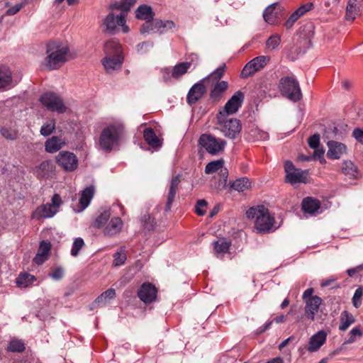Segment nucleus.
<instances>
[{"mask_svg": "<svg viewBox=\"0 0 363 363\" xmlns=\"http://www.w3.org/2000/svg\"><path fill=\"white\" fill-rule=\"evenodd\" d=\"M94 186H89L86 187L81 194V196L79 199V204L82 208V210L85 209L90 203L91 200L92 199L94 194Z\"/></svg>", "mask_w": 363, "mask_h": 363, "instance_id": "c9c22d12", "label": "nucleus"}, {"mask_svg": "<svg viewBox=\"0 0 363 363\" xmlns=\"http://www.w3.org/2000/svg\"><path fill=\"white\" fill-rule=\"evenodd\" d=\"M25 349V343L18 339L11 340L7 347V350L11 352H23Z\"/></svg>", "mask_w": 363, "mask_h": 363, "instance_id": "37998d69", "label": "nucleus"}, {"mask_svg": "<svg viewBox=\"0 0 363 363\" xmlns=\"http://www.w3.org/2000/svg\"><path fill=\"white\" fill-rule=\"evenodd\" d=\"M123 226V222L119 217L111 218L104 229V234L108 236H113L118 234Z\"/></svg>", "mask_w": 363, "mask_h": 363, "instance_id": "7c9ffc66", "label": "nucleus"}, {"mask_svg": "<svg viewBox=\"0 0 363 363\" xmlns=\"http://www.w3.org/2000/svg\"><path fill=\"white\" fill-rule=\"evenodd\" d=\"M228 88V83L226 81L218 82L216 83L210 93V98L214 101H218Z\"/></svg>", "mask_w": 363, "mask_h": 363, "instance_id": "c756f323", "label": "nucleus"}, {"mask_svg": "<svg viewBox=\"0 0 363 363\" xmlns=\"http://www.w3.org/2000/svg\"><path fill=\"white\" fill-rule=\"evenodd\" d=\"M137 0H122V5H123V13H125V16L127 15L128 11L133 7Z\"/></svg>", "mask_w": 363, "mask_h": 363, "instance_id": "680f3d73", "label": "nucleus"}, {"mask_svg": "<svg viewBox=\"0 0 363 363\" xmlns=\"http://www.w3.org/2000/svg\"><path fill=\"white\" fill-rule=\"evenodd\" d=\"M302 209L304 212L313 214L320 207V201L311 197L303 199L301 203Z\"/></svg>", "mask_w": 363, "mask_h": 363, "instance_id": "72a5a7b5", "label": "nucleus"}, {"mask_svg": "<svg viewBox=\"0 0 363 363\" xmlns=\"http://www.w3.org/2000/svg\"><path fill=\"white\" fill-rule=\"evenodd\" d=\"M342 173L350 177H355L357 168L351 161H345L342 167Z\"/></svg>", "mask_w": 363, "mask_h": 363, "instance_id": "8fccbe9b", "label": "nucleus"}, {"mask_svg": "<svg viewBox=\"0 0 363 363\" xmlns=\"http://www.w3.org/2000/svg\"><path fill=\"white\" fill-rule=\"evenodd\" d=\"M143 138L146 143L152 148H157L162 146V142L151 128H147L144 130Z\"/></svg>", "mask_w": 363, "mask_h": 363, "instance_id": "473e14b6", "label": "nucleus"}, {"mask_svg": "<svg viewBox=\"0 0 363 363\" xmlns=\"http://www.w3.org/2000/svg\"><path fill=\"white\" fill-rule=\"evenodd\" d=\"M57 165L65 172H72L78 167V158L73 152L61 151L55 157Z\"/></svg>", "mask_w": 363, "mask_h": 363, "instance_id": "6e6552de", "label": "nucleus"}, {"mask_svg": "<svg viewBox=\"0 0 363 363\" xmlns=\"http://www.w3.org/2000/svg\"><path fill=\"white\" fill-rule=\"evenodd\" d=\"M251 186V182L247 177H241L230 184V188L241 192L248 189Z\"/></svg>", "mask_w": 363, "mask_h": 363, "instance_id": "ea45409f", "label": "nucleus"}, {"mask_svg": "<svg viewBox=\"0 0 363 363\" xmlns=\"http://www.w3.org/2000/svg\"><path fill=\"white\" fill-rule=\"evenodd\" d=\"M279 88L281 94L289 99L297 101L302 97L299 84L292 77H284L280 79Z\"/></svg>", "mask_w": 363, "mask_h": 363, "instance_id": "39448f33", "label": "nucleus"}, {"mask_svg": "<svg viewBox=\"0 0 363 363\" xmlns=\"http://www.w3.org/2000/svg\"><path fill=\"white\" fill-rule=\"evenodd\" d=\"M65 143L57 136L48 138L45 143V150L48 153H55L60 150Z\"/></svg>", "mask_w": 363, "mask_h": 363, "instance_id": "2f4dec72", "label": "nucleus"}, {"mask_svg": "<svg viewBox=\"0 0 363 363\" xmlns=\"http://www.w3.org/2000/svg\"><path fill=\"white\" fill-rule=\"evenodd\" d=\"M228 116L229 115H217L218 123L220 131L225 137L235 139L240 134L242 125L240 120L228 118Z\"/></svg>", "mask_w": 363, "mask_h": 363, "instance_id": "20e7f679", "label": "nucleus"}, {"mask_svg": "<svg viewBox=\"0 0 363 363\" xmlns=\"http://www.w3.org/2000/svg\"><path fill=\"white\" fill-rule=\"evenodd\" d=\"M55 166L52 161H43L38 166L35 167L33 172L38 179H47L54 174Z\"/></svg>", "mask_w": 363, "mask_h": 363, "instance_id": "dca6fc26", "label": "nucleus"}, {"mask_svg": "<svg viewBox=\"0 0 363 363\" xmlns=\"http://www.w3.org/2000/svg\"><path fill=\"white\" fill-rule=\"evenodd\" d=\"M141 223L144 230L147 231L154 230L156 227V221L155 218L151 217L149 214L142 216Z\"/></svg>", "mask_w": 363, "mask_h": 363, "instance_id": "a18cd8bd", "label": "nucleus"}, {"mask_svg": "<svg viewBox=\"0 0 363 363\" xmlns=\"http://www.w3.org/2000/svg\"><path fill=\"white\" fill-rule=\"evenodd\" d=\"M35 280V278L33 275H31L28 273H22L16 279V284L18 286L21 287H28Z\"/></svg>", "mask_w": 363, "mask_h": 363, "instance_id": "79ce46f5", "label": "nucleus"}, {"mask_svg": "<svg viewBox=\"0 0 363 363\" xmlns=\"http://www.w3.org/2000/svg\"><path fill=\"white\" fill-rule=\"evenodd\" d=\"M286 182L291 184L307 183L308 170H302L295 167L292 162L288 160L284 163Z\"/></svg>", "mask_w": 363, "mask_h": 363, "instance_id": "0eeeda50", "label": "nucleus"}, {"mask_svg": "<svg viewBox=\"0 0 363 363\" xmlns=\"http://www.w3.org/2000/svg\"><path fill=\"white\" fill-rule=\"evenodd\" d=\"M281 11V6L279 3L272 4L265 9L263 13L264 21L269 24H274Z\"/></svg>", "mask_w": 363, "mask_h": 363, "instance_id": "5701e85b", "label": "nucleus"}, {"mask_svg": "<svg viewBox=\"0 0 363 363\" xmlns=\"http://www.w3.org/2000/svg\"><path fill=\"white\" fill-rule=\"evenodd\" d=\"M156 28H157L160 34L164 33L172 30L175 26V23L172 21H162L156 19Z\"/></svg>", "mask_w": 363, "mask_h": 363, "instance_id": "c03bdc74", "label": "nucleus"}, {"mask_svg": "<svg viewBox=\"0 0 363 363\" xmlns=\"http://www.w3.org/2000/svg\"><path fill=\"white\" fill-rule=\"evenodd\" d=\"M363 0H348L345 18L347 21H354L362 13Z\"/></svg>", "mask_w": 363, "mask_h": 363, "instance_id": "412c9836", "label": "nucleus"}, {"mask_svg": "<svg viewBox=\"0 0 363 363\" xmlns=\"http://www.w3.org/2000/svg\"><path fill=\"white\" fill-rule=\"evenodd\" d=\"M352 136L357 141L363 144V129L354 128L352 132Z\"/></svg>", "mask_w": 363, "mask_h": 363, "instance_id": "69168bd1", "label": "nucleus"}, {"mask_svg": "<svg viewBox=\"0 0 363 363\" xmlns=\"http://www.w3.org/2000/svg\"><path fill=\"white\" fill-rule=\"evenodd\" d=\"M206 206H207V202L205 200H203V199L199 200L195 206L196 213L199 216H203L206 212L204 210V208L206 207Z\"/></svg>", "mask_w": 363, "mask_h": 363, "instance_id": "13d9d810", "label": "nucleus"}, {"mask_svg": "<svg viewBox=\"0 0 363 363\" xmlns=\"http://www.w3.org/2000/svg\"><path fill=\"white\" fill-rule=\"evenodd\" d=\"M123 60V54H118L116 55H105L101 62L106 72L112 74L121 69Z\"/></svg>", "mask_w": 363, "mask_h": 363, "instance_id": "f8f14e48", "label": "nucleus"}, {"mask_svg": "<svg viewBox=\"0 0 363 363\" xmlns=\"http://www.w3.org/2000/svg\"><path fill=\"white\" fill-rule=\"evenodd\" d=\"M125 17L126 16L125 13H121L119 15V26L122 27V30L125 33L129 32V28L125 24Z\"/></svg>", "mask_w": 363, "mask_h": 363, "instance_id": "774afa93", "label": "nucleus"}, {"mask_svg": "<svg viewBox=\"0 0 363 363\" xmlns=\"http://www.w3.org/2000/svg\"><path fill=\"white\" fill-rule=\"evenodd\" d=\"M84 246V240L81 238H77L74 239L72 247L71 249V255L77 257L79 255L80 250Z\"/></svg>", "mask_w": 363, "mask_h": 363, "instance_id": "3c124183", "label": "nucleus"}, {"mask_svg": "<svg viewBox=\"0 0 363 363\" xmlns=\"http://www.w3.org/2000/svg\"><path fill=\"white\" fill-rule=\"evenodd\" d=\"M214 254L218 258H221L229 252L231 242L225 238H220L213 242Z\"/></svg>", "mask_w": 363, "mask_h": 363, "instance_id": "393cba45", "label": "nucleus"}, {"mask_svg": "<svg viewBox=\"0 0 363 363\" xmlns=\"http://www.w3.org/2000/svg\"><path fill=\"white\" fill-rule=\"evenodd\" d=\"M224 160L223 159L217 160L208 162L205 167V173L207 174H213L218 172L223 177L225 183L228 179V171L226 168L223 167Z\"/></svg>", "mask_w": 363, "mask_h": 363, "instance_id": "aec40b11", "label": "nucleus"}, {"mask_svg": "<svg viewBox=\"0 0 363 363\" xmlns=\"http://www.w3.org/2000/svg\"><path fill=\"white\" fill-rule=\"evenodd\" d=\"M114 262L113 264L115 266H120L125 263L126 260V255L125 253L117 252L113 255Z\"/></svg>", "mask_w": 363, "mask_h": 363, "instance_id": "4d7b16f0", "label": "nucleus"}, {"mask_svg": "<svg viewBox=\"0 0 363 363\" xmlns=\"http://www.w3.org/2000/svg\"><path fill=\"white\" fill-rule=\"evenodd\" d=\"M308 144L311 148L315 149L320 144L319 134H314L311 135L308 140Z\"/></svg>", "mask_w": 363, "mask_h": 363, "instance_id": "bf43d9fd", "label": "nucleus"}, {"mask_svg": "<svg viewBox=\"0 0 363 363\" xmlns=\"http://www.w3.org/2000/svg\"><path fill=\"white\" fill-rule=\"evenodd\" d=\"M322 301L321 298L318 296H314V297L306 301L303 318L309 321H313L315 315L318 314L319 311Z\"/></svg>", "mask_w": 363, "mask_h": 363, "instance_id": "ddd939ff", "label": "nucleus"}, {"mask_svg": "<svg viewBox=\"0 0 363 363\" xmlns=\"http://www.w3.org/2000/svg\"><path fill=\"white\" fill-rule=\"evenodd\" d=\"M156 287L149 282L143 283L138 291V296L145 303L153 302L157 297Z\"/></svg>", "mask_w": 363, "mask_h": 363, "instance_id": "4468645a", "label": "nucleus"}, {"mask_svg": "<svg viewBox=\"0 0 363 363\" xmlns=\"http://www.w3.org/2000/svg\"><path fill=\"white\" fill-rule=\"evenodd\" d=\"M328 151L327 156L333 160H337L346 152L347 147L345 144L337 141H330L328 143Z\"/></svg>", "mask_w": 363, "mask_h": 363, "instance_id": "4be33fe9", "label": "nucleus"}, {"mask_svg": "<svg viewBox=\"0 0 363 363\" xmlns=\"http://www.w3.org/2000/svg\"><path fill=\"white\" fill-rule=\"evenodd\" d=\"M24 4H16L11 8H9L6 11V14L8 16H13L16 13H17L23 7Z\"/></svg>", "mask_w": 363, "mask_h": 363, "instance_id": "338daca9", "label": "nucleus"}, {"mask_svg": "<svg viewBox=\"0 0 363 363\" xmlns=\"http://www.w3.org/2000/svg\"><path fill=\"white\" fill-rule=\"evenodd\" d=\"M50 277L56 281L61 280L64 277V269L62 267L55 268L50 274Z\"/></svg>", "mask_w": 363, "mask_h": 363, "instance_id": "6e6d98bb", "label": "nucleus"}, {"mask_svg": "<svg viewBox=\"0 0 363 363\" xmlns=\"http://www.w3.org/2000/svg\"><path fill=\"white\" fill-rule=\"evenodd\" d=\"M339 330L345 331L348 328L355 322V318L347 311H343L340 316Z\"/></svg>", "mask_w": 363, "mask_h": 363, "instance_id": "4c0bfd02", "label": "nucleus"}, {"mask_svg": "<svg viewBox=\"0 0 363 363\" xmlns=\"http://www.w3.org/2000/svg\"><path fill=\"white\" fill-rule=\"evenodd\" d=\"M104 52L106 55L122 54L121 45L116 39H111L105 43Z\"/></svg>", "mask_w": 363, "mask_h": 363, "instance_id": "f704fd0d", "label": "nucleus"}, {"mask_svg": "<svg viewBox=\"0 0 363 363\" xmlns=\"http://www.w3.org/2000/svg\"><path fill=\"white\" fill-rule=\"evenodd\" d=\"M125 129L123 123L118 122L105 127L99 136V145L105 152H111L125 135Z\"/></svg>", "mask_w": 363, "mask_h": 363, "instance_id": "7ed1b4c3", "label": "nucleus"}, {"mask_svg": "<svg viewBox=\"0 0 363 363\" xmlns=\"http://www.w3.org/2000/svg\"><path fill=\"white\" fill-rule=\"evenodd\" d=\"M1 135L6 139L14 140L17 137V132L13 129H1Z\"/></svg>", "mask_w": 363, "mask_h": 363, "instance_id": "052dcab7", "label": "nucleus"}, {"mask_svg": "<svg viewBox=\"0 0 363 363\" xmlns=\"http://www.w3.org/2000/svg\"><path fill=\"white\" fill-rule=\"evenodd\" d=\"M299 18V16L294 11L285 22L284 26L286 29H290Z\"/></svg>", "mask_w": 363, "mask_h": 363, "instance_id": "e2e57ef3", "label": "nucleus"}, {"mask_svg": "<svg viewBox=\"0 0 363 363\" xmlns=\"http://www.w3.org/2000/svg\"><path fill=\"white\" fill-rule=\"evenodd\" d=\"M50 249V242L49 241L43 240L40 243L38 253L33 258V262L38 265L44 263L48 258Z\"/></svg>", "mask_w": 363, "mask_h": 363, "instance_id": "b1692460", "label": "nucleus"}, {"mask_svg": "<svg viewBox=\"0 0 363 363\" xmlns=\"http://www.w3.org/2000/svg\"><path fill=\"white\" fill-rule=\"evenodd\" d=\"M74 57L67 45L58 41L50 42L47 44L43 65L50 70L57 69Z\"/></svg>", "mask_w": 363, "mask_h": 363, "instance_id": "f257e3e1", "label": "nucleus"}, {"mask_svg": "<svg viewBox=\"0 0 363 363\" xmlns=\"http://www.w3.org/2000/svg\"><path fill=\"white\" fill-rule=\"evenodd\" d=\"M57 210L55 209L50 203L40 206L33 213V217L37 219L52 218L55 215Z\"/></svg>", "mask_w": 363, "mask_h": 363, "instance_id": "bb28decb", "label": "nucleus"}, {"mask_svg": "<svg viewBox=\"0 0 363 363\" xmlns=\"http://www.w3.org/2000/svg\"><path fill=\"white\" fill-rule=\"evenodd\" d=\"M312 8H313V4L308 3L305 5L300 6L298 9H296L295 11V13H297V15H298L299 17L301 18L305 13L311 10Z\"/></svg>", "mask_w": 363, "mask_h": 363, "instance_id": "0e129e2a", "label": "nucleus"}, {"mask_svg": "<svg viewBox=\"0 0 363 363\" xmlns=\"http://www.w3.org/2000/svg\"><path fill=\"white\" fill-rule=\"evenodd\" d=\"M246 131L247 139L250 141L265 140L269 138L267 132L260 130L255 124L248 125Z\"/></svg>", "mask_w": 363, "mask_h": 363, "instance_id": "a878e982", "label": "nucleus"}, {"mask_svg": "<svg viewBox=\"0 0 363 363\" xmlns=\"http://www.w3.org/2000/svg\"><path fill=\"white\" fill-rule=\"evenodd\" d=\"M226 69V65L225 63H223L218 68L211 72L208 77H206V79H211L213 82L216 83L218 82H220V79L223 77Z\"/></svg>", "mask_w": 363, "mask_h": 363, "instance_id": "49530a36", "label": "nucleus"}, {"mask_svg": "<svg viewBox=\"0 0 363 363\" xmlns=\"http://www.w3.org/2000/svg\"><path fill=\"white\" fill-rule=\"evenodd\" d=\"M270 57L269 56H259L255 57L244 67L241 72L242 77H247L250 74H254L257 71L263 68L269 61Z\"/></svg>", "mask_w": 363, "mask_h": 363, "instance_id": "9d476101", "label": "nucleus"}, {"mask_svg": "<svg viewBox=\"0 0 363 363\" xmlns=\"http://www.w3.org/2000/svg\"><path fill=\"white\" fill-rule=\"evenodd\" d=\"M363 296V287L359 286L354 291V294L352 297V304L356 308H358L362 305V297Z\"/></svg>", "mask_w": 363, "mask_h": 363, "instance_id": "5fc2aeb1", "label": "nucleus"}, {"mask_svg": "<svg viewBox=\"0 0 363 363\" xmlns=\"http://www.w3.org/2000/svg\"><path fill=\"white\" fill-rule=\"evenodd\" d=\"M243 101L244 94L240 91H236L225 104L224 111L226 113H235L241 107Z\"/></svg>", "mask_w": 363, "mask_h": 363, "instance_id": "6ab92c4d", "label": "nucleus"}, {"mask_svg": "<svg viewBox=\"0 0 363 363\" xmlns=\"http://www.w3.org/2000/svg\"><path fill=\"white\" fill-rule=\"evenodd\" d=\"M55 129V123L54 121H49L43 124L40 128V134L43 136L51 135Z\"/></svg>", "mask_w": 363, "mask_h": 363, "instance_id": "603ef678", "label": "nucleus"}, {"mask_svg": "<svg viewBox=\"0 0 363 363\" xmlns=\"http://www.w3.org/2000/svg\"><path fill=\"white\" fill-rule=\"evenodd\" d=\"M116 297V291L115 289L110 288L103 292L100 296H99L95 301L93 302V307L100 306L104 307L106 306L111 299H113Z\"/></svg>", "mask_w": 363, "mask_h": 363, "instance_id": "c85d7f7f", "label": "nucleus"}, {"mask_svg": "<svg viewBox=\"0 0 363 363\" xmlns=\"http://www.w3.org/2000/svg\"><path fill=\"white\" fill-rule=\"evenodd\" d=\"M199 144L208 153L216 155L224 150L226 141L221 138H216L210 134H202L199 139Z\"/></svg>", "mask_w": 363, "mask_h": 363, "instance_id": "423d86ee", "label": "nucleus"}, {"mask_svg": "<svg viewBox=\"0 0 363 363\" xmlns=\"http://www.w3.org/2000/svg\"><path fill=\"white\" fill-rule=\"evenodd\" d=\"M363 333L359 327L353 328L349 333V338L343 342L344 345L352 344L356 342L357 338H360Z\"/></svg>", "mask_w": 363, "mask_h": 363, "instance_id": "de8ad7c7", "label": "nucleus"}, {"mask_svg": "<svg viewBox=\"0 0 363 363\" xmlns=\"http://www.w3.org/2000/svg\"><path fill=\"white\" fill-rule=\"evenodd\" d=\"M111 216L109 209H105L96 217L92 225L96 228H101L106 223Z\"/></svg>", "mask_w": 363, "mask_h": 363, "instance_id": "a19ab883", "label": "nucleus"}, {"mask_svg": "<svg viewBox=\"0 0 363 363\" xmlns=\"http://www.w3.org/2000/svg\"><path fill=\"white\" fill-rule=\"evenodd\" d=\"M180 182H181L180 174H177L175 177H172V179L170 182L168 193L167 195V201H166L165 208H164V211L166 212H168L171 210L172 205L174 201L176 194L178 190L179 185Z\"/></svg>", "mask_w": 363, "mask_h": 363, "instance_id": "a211bd4d", "label": "nucleus"}, {"mask_svg": "<svg viewBox=\"0 0 363 363\" xmlns=\"http://www.w3.org/2000/svg\"><path fill=\"white\" fill-rule=\"evenodd\" d=\"M104 25L106 27V31L114 33L119 26V15L115 16L113 13H110L104 20Z\"/></svg>", "mask_w": 363, "mask_h": 363, "instance_id": "e433bc0d", "label": "nucleus"}, {"mask_svg": "<svg viewBox=\"0 0 363 363\" xmlns=\"http://www.w3.org/2000/svg\"><path fill=\"white\" fill-rule=\"evenodd\" d=\"M135 16L137 18L147 21L153 19V12L150 6L142 5L136 9Z\"/></svg>", "mask_w": 363, "mask_h": 363, "instance_id": "58836bf2", "label": "nucleus"}, {"mask_svg": "<svg viewBox=\"0 0 363 363\" xmlns=\"http://www.w3.org/2000/svg\"><path fill=\"white\" fill-rule=\"evenodd\" d=\"M246 216L249 219H255V228L259 233H269L277 229L274 228V216L263 205L250 207L246 211Z\"/></svg>", "mask_w": 363, "mask_h": 363, "instance_id": "f03ea898", "label": "nucleus"}, {"mask_svg": "<svg viewBox=\"0 0 363 363\" xmlns=\"http://www.w3.org/2000/svg\"><path fill=\"white\" fill-rule=\"evenodd\" d=\"M206 80V78H203L191 87L186 96V101L189 104H195L204 96L206 92V87L203 83Z\"/></svg>", "mask_w": 363, "mask_h": 363, "instance_id": "2eb2a0df", "label": "nucleus"}, {"mask_svg": "<svg viewBox=\"0 0 363 363\" xmlns=\"http://www.w3.org/2000/svg\"><path fill=\"white\" fill-rule=\"evenodd\" d=\"M156 19L152 21H147L144 23L140 28L142 34H149L151 33H158L157 28H156Z\"/></svg>", "mask_w": 363, "mask_h": 363, "instance_id": "09e8293b", "label": "nucleus"}, {"mask_svg": "<svg viewBox=\"0 0 363 363\" xmlns=\"http://www.w3.org/2000/svg\"><path fill=\"white\" fill-rule=\"evenodd\" d=\"M191 67V62H184L177 64L172 69L165 68L162 69L164 80L167 82L171 77L179 79L185 74Z\"/></svg>", "mask_w": 363, "mask_h": 363, "instance_id": "9b49d317", "label": "nucleus"}, {"mask_svg": "<svg viewBox=\"0 0 363 363\" xmlns=\"http://www.w3.org/2000/svg\"><path fill=\"white\" fill-rule=\"evenodd\" d=\"M326 333L320 330L313 335L309 340L308 350L311 352L317 351L325 342Z\"/></svg>", "mask_w": 363, "mask_h": 363, "instance_id": "cd10ccee", "label": "nucleus"}, {"mask_svg": "<svg viewBox=\"0 0 363 363\" xmlns=\"http://www.w3.org/2000/svg\"><path fill=\"white\" fill-rule=\"evenodd\" d=\"M42 104L51 112L64 113L68 111L62 99L53 93H45L40 99Z\"/></svg>", "mask_w": 363, "mask_h": 363, "instance_id": "1a4fd4ad", "label": "nucleus"}, {"mask_svg": "<svg viewBox=\"0 0 363 363\" xmlns=\"http://www.w3.org/2000/svg\"><path fill=\"white\" fill-rule=\"evenodd\" d=\"M281 43L280 35L276 34L271 36L266 42V47L271 50H275Z\"/></svg>", "mask_w": 363, "mask_h": 363, "instance_id": "864d4df0", "label": "nucleus"}, {"mask_svg": "<svg viewBox=\"0 0 363 363\" xmlns=\"http://www.w3.org/2000/svg\"><path fill=\"white\" fill-rule=\"evenodd\" d=\"M18 82V79L13 74L9 67L1 66V91L14 87Z\"/></svg>", "mask_w": 363, "mask_h": 363, "instance_id": "f3484780", "label": "nucleus"}]
</instances>
